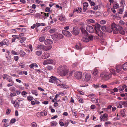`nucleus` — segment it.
Masks as SVG:
<instances>
[{
    "mask_svg": "<svg viewBox=\"0 0 127 127\" xmlns=\"http://www.w3.org/2000/svg\"><path fill=\"white\" fill-rule=\"evenodd\" d=\"M111 28L112 30L113 31V33L114 34H117L119 32L122 34L124 35L125 34V32L123 30L122 27L119 25H116L114 23L112 24Z\"/></svg>",
    "mask_w": 127,
    "mask_h": 127,
    "instance_id": "nucleus-1",
    "label": "nucleus"
},
{
    "mask_svg": "<svg viewBox=\"0 0 127 127\" xmlns=\"http://www.w3.org/2000/svg\"><path fill=\"white\" fill-rule=\"evenodd\" d=\"M57 72L61 76L66 75L68 73V70L65 65H62L59 66L57 69Z\"/></svg>",
    "mask_w": 127,
    "mask_h": 127,
    "instance_id": "nucleus-2",
    "label": "nucleus"
},
{
    "mask_svg": "<svg viewBox=\"0 0 127 127\" xmlns=\"http://www.w3.org/2000/svg\"><path fill=\"white\" fill-rule=\"evenodd\" d=\"M101 28L100 25L97 23L96 24V34L100 37H101L102 34V32L100 30Z\"/></svg>",
    "mask_w": 127,
    "mask_h": 127,
    "instance_id": "nucleus-3",
    "label": "nucleus"
},
{
    "mask_svg": "<svg viewBox=\"0 0 127 127\" xmlns=\"http://www.w3.org/2000/svg\"><path fill=\"white\" fill-rule=\"evenodd\" d=\"M63 35L62 34H58L54 35L52 36V39L56 41L62 39L63 37Z\"/></svg>",
    "mask_w": 127,
    "mask_h": 127,
    "instance_id": "nucleus-4",
    "label": "nucleus"
},
{
    "mask_svg": "<svg viewBox=\"0 0 127 127\" xmlns=\"http://www.w3.org/2000/svg\"><path fill=\"white\" fill-rule=\"evenodd\" d=\"M93 39V36L91 35L88 36H87L83 38L82 40L84 42H88L90 40H92Z\"/></svg>",
    "mask_w": 127,
    "mask_h": 127,
    "instance_id": "nucleus-5",
    "label": "nucleus"
},
{
    "mask_svg": "<svg viewBox=\"0 0 127 127\" xmlns=\"http://www.w3.org/2000/svg\"><path fill=\"white\" fill-rule=\"evenodd\" d=\"M95 28V25L91 26H88L86 28V30L87 31L91 33H92L94 32V29Z\"/></svg>",
    "mask_w": 127,
    "mask_h": 127,
    "instance_id": "nucleus-6",
    "label": "nucleus"
},
{
    "mask_svg": "<svg viewBox=\"0 0 127 127\" xmlns=\"http://www.w3.org/2000/svg\"><path fill=\"white\" fill-rule=\"evenodd\" d=\"M74 76L76 79H80L82 76V73L80 71L76 72L74 73Z\"/></svg>",
    "mask_w": 127,
    "mask_h": 127,
    "instance_id": "nucleus-7",
    "label": "nucleus"
},
{
    "mask_svg": "<svg viewBox=\"0 0 127 127\" xmlns=\"http://www.w3.org/2000/svg\"><path fill=\"white\" fill-rule=\"evenodd\" d=\"M49 82H50L54 83H57L58 81H59L58 79H57L55 77L52 76L50 77L49 79Z\"/></svg>",
    "mask_w": 127,
    "mask_h": 127,
    "instance_id": "nucleus-8",
    "label": "nucleus"
},
{
    "mask_svg": "<svg viewBox=\"0 0 127 127\" xmlns=\"http://www.w3.org/2000/svg\"><path fill=\"white\" fill-rule=\"evenodd\" d=\"M108 115L106 113L104 114L100 117V120L101 121H104V120L107 121L108 120Z\"/></svg>",
    "mask_w": 127,
    "mask_h": 127,
    "instance_id": "nucleus-9",
    "label": "nucleus"
},
{
    "mask_svg": "<svg viewBox=\"0 0 127 127\" xmlns=\"http://www.w3.org/2000/svg\"><path fill=\"white\" fill-rule=\"evenodd\" d=\"M54 62L53 61L50 59H48L45 60L43 63L44 65H46L48 64H53Z\"/></svg>",
    "mask_w": 127,
    "mask_h": 127,
    "instance_id": "nucleus-10",
    "label": "nucleus"
},
{
    "mask_svg": "<svg viewBox=\"0 0 127 127\" xmlns=\"http://www.w3.org/2000/svg\"><path fill=\"white\" fill-rule=\"evenodd\" d=\"M79 33V29L76 27L73 28V30L72 31V33L75 35H77Z\"/></svg>",
    "mask_w": 127,
    "mask_h": 127,
    "instance_id": "nucleus-11",
    "label": "nucleus"
},
{
    "mask_svg": "<svg viewBox=\"0 0 127 127\" xmlns=\"http://www.w3.org/2000/svg\"><path fill=\"white\" fill-rule=\"evenodd\" d=\"M50 54L49 53H44L41 57L43 59H45L49 57Z\"/></svg>",
    "mask_w": 127,
    "mask_h": 127,
    "instance_id": "nucleus-12",
    "label": "nucleus"
},
{
    "mask_svg": "<svg viewBox=\"0 0 127 127\" xmlns=\"http://www.w3.org/2000/svg\"><path fill=\"white\" fill-rule=\"evenodd\" d=\"M62 33L64 35L70 37L71 35L69 32L66 30H63L62 31Z\"/></svg>",
    "mask_w": 127,
    "mask_h": 127,
    "instance_id": "nucleus-13",
    "label": "nucleus"
},
{
    "mask_svg": "<svg viewBox=\"0 0 127 127\" xmlns=\"http://www.w3.org/2000/svg\"><path fill=\"white\" fill-rule=\"evenodd\" d=\"M91 78V75L90 74L86 73L85 75L84 80L86 81H88L90 80Z\"/></svg>",
    "mask_w": 127,
    "mask_h": 127,
    "instance_id": "nucleus-14",
    "label": "nucleus"
},
{
    "mask_svg": "<svg viewBox=\"0 0 127 127\" xmlns=\"http://www.w3.org/2000/svg\"><path fill=\"white\" fill-rule=\"evenodd\" d=\"M41 49L44 51H47L51 49L52 48V46H50L48 47H47L46 46H45L43 45H42L41 46Z\"/></svg>",
    "mask_w": 127,
    "mask_h": 127,
    "instance_id": "nucleus-15",
    "label": "nucleus"
},
{
    "mask_svg": "<svg viewBox=\"0 0 127 127\" xmlns=\"http://www.w3.org/2000/svg\"><path fill=\"white\" fill-rule=\"evenodd\" d=\"M112 77V74H109L108 75H104L103 76V78L105 80H107L108 79H110Z\"/></svg>",
    "mask_w": 127,
    "mask_h": 127,
    "instance_id": "nucleus-16",
    "label": "nucleus"
},
{
    "mask_svg": "<svg viewBox=\"0 0 127 127\" xmlns=\"http://www.w3.org/2000/svg\"><path fill=\"white\" fill-rule=\"evenodd\" d=\"M1 43L2 46L3 45L8 46L9 43L8 40L6 39L3 40L1 42Z\"/></svg>",
    "mask_w": 127,
    "mask_h": 127,
    "instance_id": "nucleus-17",
    "label": "nucleus"
},
{
    "mask_svg": "<svg viewBox=\"0 0 127 127\" xmlns=\"http://www.w3.org/2000/svg\"><path fill=\"white\" fill-rule=\"evenodd\" d=\"M53 43V42L52 41L49 39L46 40L44 41L45 44L46 45H48L49 44H52Z\"/></svg>",
    "mask_w": 127,
    "mask_h": 127,
    "instance_id": "nucleus-18",
    "label": "nucleus"
},
{
    "mask_svg": "<svg viewBox=\"0 0 127 127\" xmlns=\"http://www.w3.org/2000/svg\"><path fill=\"white\" fill-rule=\"evenodd\" d=\"M122 68V66L121 65H117L116 66V71L118 73L121 71Z\"/></svg>",
    "mask_w": 127,
    "mask_h": 127,
    "instance_id": "nucleus-19",
    "label": "nucleus"
},
{
    "mask_svg": "<svg viewBox=\"0 0 127 127\" xmlns=\"http://www.w3.org/2000/svg\"><path fill=\"white\" fill-rule=\"evenodd\" d=\"M76 47L77 49H81L82 48V46L80 43H77L76 45Z\"/></svg>",
    "mask_w": 127,
    "mask_h": 127,
    "instance_id": "nucleus-20",
    "label": "nucleus"
},
{
    "mask_svg": "<svg viewBox=\"0 0 127 127\" xmlns=\"http://www.w3.org/2000/svg\"><path fill=\"white\" fill-rule=\"evenodd\" d=\"M81 30L83 34L87 36L88 35V33L84 29L82 28L81 29Z\"/></svg>",
    "mask_w": 127,
    "mask_h": 127,
    "instance_id": "nucleus-21",
    "label": "nucleus"
},
{
    "mask_svg": "<svg viewBox=\"0 0 127 127\" xmlns=\"http://www.w3.org/2000/svg\"><path fill=\"white\" fill-rule=\"evenodd\" d=\"M20 101V100H16L14 101V105L15 107L18 106H19V102Z\"/></svg>",
    "mask_w": 127,
    "mask_h": 127,
    "instance_id": "nucleus-22",
    "label": "nucleus"
},
{
    "mask_svg": "<svg viewBox=\"0 0 127 127\" xmlns=\"http://www.w3.org/2000/svg\"><path fill=\"white\" fill-rule=\"evenodd\" d=\"M123 70H127V62L124 64L122 66Z\"/></svg>",
    "mask_w": 127,
    "mask_h": 127,
    "instance_id": "nucleus-23",
    "label": "nucleus"
},
{
    "mask_svg": "<svg viewBox=\"0 0 127 127\" xmlns=\"http://www.w3.org/2000/svg\"><path fill=\"white\" fill-rule=\"evenodd\" d=\"M41 115L43 116H46L47 114V112L45 111H42L40 113Z\"/></svg>",
    "mask_w": 127,
    "mask_h": 127,
    "instance_id": "nucleus-24",
    "label": "nucleus"
},
{
    "mask_svg": "<svg viewBox=\"0 0 127 127\" xmlns=\"http://www.w3.org/2000/svg\"><path fill=\"white\" fill-rule=\"evenodd\" d=\"M10 77V76H9L7 74H4L3 75V78L4 79H6L7 80Z\"/></svg>",
    "mask_w": 127,
    "mask_h": 127,
    "instance_id": "nucleus-25",
    "label": "nucleus"
},
{
    "mask_svg": "<svg viewBox=\"0 0 127 127\" xmlns=\"http://www.w3.org/2000/svg\"><path fill=\"white\" fill-rule=\"evenodd\" d=\"M118 89L119 91V92L120 93L123 92L124 90L123 88V87H122V86H120L119 87H118Z\"/></svg>",
    "mask_w": 127,
    "mask_h": 127,
    "instance_id": "nucleus-26",
    "label": "nucleus"
},
{
    "mask_svg": "<svg viewBox=\"0 0 127 127\" xmlns=\"http://www.w3.org/2000/svg\"><path fill=\"white\" fill-rule=\"evenodd\" d=\"M57 86H60L62 88H65L66 87L65 85L64 84H60L58 83H57Z\"/></svg>",
    "mask_w": 127,
    "mask_h": 127,
    "instance_id": "nucleus-27",
    "label": "nucleus"
},
{
    "mask_svg": "<svg viewBox=\"0 0 127 127\" xmlns=\"http://www.w3.org/2000/svg\"><path fill=\"white\" fill-rule=\"evenodd\" d=\"M119 103H120L121 105H124L125 106L127 105V102L125 101H120Z\"/></svg>",
    "mask_w": 127,
    "mask_h": 127,
    "instance_id": "nucleus-28",
    "label": "nucleus"
},
{
    "mask_svg": "<svg viewBox=\"0 0 127 127\" xmlns=\"http://www.w3.org/2000/svg\"><path fill=\"white\" fill-rule=\"evenodd\" d=\"M31 92L33 94L35 95L36 96H37L38 95L37 92L36 90H32Z\"/></svg>",
    "mask_w": 127,
    "mask_h": 127,
    "instance_id": "nucleus-29",
    "label": "nucleus"
},
{
    "mask_svg": "<svg viewBox=\"0 0 127 127\" xmlns=\"http://www.w3.org/2000/svg\"><path fill=\"white\" fill-rule=\"evenodd\" d=\"M42 53L41 51H36L35 53L36 55L38 56H40L42 54Z\"/></svg>",
    "mask_w": 127,
    "mask_h": 127,
    "instance_id": "nucleus-30",
    "label": "nucleus"
},
{
    "mask_svg": "<svg viewBox=\"0 0 127 127\" xmlns=\"http://www.w3.org/2000/svg\"><path fill=\"white\" fill-rule=\"evenodd\" d=\"M56 31L55 29L53 28L50 30L49 31V32L51 33H54Z\"/></svg>",
    "mask_w": 127,
    "mask_h": 127,
    "instance_id": "nucleus-31",
    "label": "nucleus"
},
{
    "mask_svg": "<svg viewBox=\"0 0 127 127\" xmlns=\"http://www.w3.org/2000/svg\"><path fill=\"white\" fill-rule=\"evenodd\" d=\"M58 19L60 21H63L65 19V16H62L59 17Z\"/></svg>",
    "mask_w": 127,
    "mask_h": 127,
    "instance_id": "nucleus-32",
    "label": "nucleus"
},
{
    "mask_svg": "<svg viewBox=\"0 0 127 127\" xmlns=\"http://www.w3.org/2000/svg\"><path fill=\"white\" fill-rule=\"evenodd\" d=\"M21 39L20 40V42L21 43H22L24 42L25 41L26 39V37H23L21 38Z\"/></svg>",
    "mask_w": 127,
    "mask_h": 127,
    "instance_id": "nucleus-33",
    "label": "nucleus"
},
{
    "mask_svg": "<svg viewBox=\"0 0 127 127\" xmlns=\"http://www.w3.org/2000/svg\"><path fill=\"white\" fill-rule=\"evenodd\" d=\"M19 67L23 68L25 66V64L24 63H20L19 64Z\"/></svg>",
    "mask_w": 127,
    "mask_h": 127,
    "instance_id": "nucleus-34",
    "label": "nucleus"
},
{
    "mask_svg": "<svg viewBox=\"0 0 127 127\" xmlns=\"http://www.w3.org/2000/svg\"><path fill=\"white\" fill-rule=\"evenodd\" d=\"M47 69L49 70H52L53 68V67L52 66L48 65L47 67Z\"/></svg>",
    "mask_w": 127,
    "mask_h": 127,
    "instance_id": "nucleus-35",
    "label": "nucleus"
},
{
    "mask_svg": "<svg viewBox=\"0 0 127 127\" xmlns=\"http://www.w3.org/2000/svg\"><path fill=\"white\" fill-rule=\"evenodd\" d=\"M45 38L44 36L40 37L39 38V40L41 42H43L45 40Z\"/></svg>",
    "mask_w": 127,
    "mask_h": 127,
    "instance_id": "nucleus-36",
    "label": "nucleus"
},
{
    "mask_svg": "<svg viewBox=\"0 0 127 127\" xmlns=\"http://www.w3.org/2000/svg\"><path fill=\"white\" fill-rule=\"evenodd\" d=\"M57 123L55 121H53L51 122V125L52 126H54L57 125Z\"/></svg>",
    "mask_w": 127,
    "mask_h": 127,
    "instance_id": "nucleus-37",
    "label": "nucleus"
},
{
    "mask_svg": "<svg viewBox=\"0 0 127 127\" xmlns=\"http://www.w3.org/2000/svg\"><path fill=\"white\" fill-rule=\"evenodd\" d=\"M20 52L21 53V55L22 57H23L26 54L25 52L22 50L20 51Z\"/></svg>",
    "mask_w": 127,
    "mask_h": 127,
    "instance_id": "nucleus-38",
    "label": "nucleus"
},
{
    "mask_svg": "<svg viewBox=\"0 0 127 127\" xmlns=\"http://www.w3.org/2000/svg\"><path fill=\"white\" fill-rule=\"evenodd\" d=\"M88 96L89 97H90L91 98H93V96H95V95L93 94H90L88 95Z\"/></svg>",
    "mask_w": 127,
    "mask_h": 127,
    "instance_id": "nucleus-39",
    "label": "nucleus"
},
{
    "mask_svg": "<svg viewBox=\"0 0 127 127\" xmlns=\"http://www.w3.org/2000/svg\"><path fill=\"white\" fill-rule=\"evenodd\" d=\"M27 98L28 100L31 101L33 99V98L31 96H29L27 97Z\"/></svg>",
    "mask_w": 127,
    "mask_h": 127,
    "instance_id": "nucleus-40",
    "label": "nucleus"
},
{
    "mask_svg": "<svg viewBox=\"0 0 127 127\" xmlns=\"http://www.w3.org/2000/svg\"><path fill=\"white\" fill-rule=\"evenodd\" d=\"M10 83H9L7 84V86L8 87H10V86H12L14 85V82H11Z\"/></svg>",
    "mask_w": 127,
    "mask_h": 127,
    "instance_id": "nucleus-41",
    "label": "nucleus"
},
{
    "mask_svg": "<svg viewBox=\"0 0 127 127\" xmlns=\"http://www.w3.org/2000/svg\"><path fill=\"white\" fill-rule=\"evenodd\" d=\"M16 121V120L15 119H11L10 121V123L13 124L15 123Z\"/></svg>",
    "mask_w": 127,
    "mask_h": 127,
    "instance_id": "nucleus-42",
    "label": "nucleus"
},
{
    "mask_svg": "<svg viewBox=\"0 0 127 127\" xmlns=\"http://www.w3.org/2000/svg\"><path fill=\"white\" fill-rule=\"evenodd\" d=\"M106 21L105 20H101L100 22V23L101 24H104L106 23Z\"/></svg>",
    "mask_w": 127,
    "mask_h": 127,
    "instance_id": "nucleus-43",
    "label": "nucleus"
},
{
    "mask_svg": "<svg viewBox=\"0 0 127 127\" xmlns=\"http://www.w3.org/2000/svg\"><path fill=\"white\" fill-rule=\"evenodd\" d=\"M83 6L87 7L88 6V4L87 2H85L83 3Z\"/></svg>",
    "mask_w": 127,
    "mask_h": 127,
    "instance_id": "nucleus-44",
    "label": "nucleus"
},
{
    "mask_svg": "<svg viewBox=\"0 0 127 127\" xmlns=\"http://www.w3.org/2000/svg\"><path fill=\"white\" fill-rule=\"evenodd\" d=\"M69 121H70L68 120H67L66 121L65 123V125L67 126L69 123Z\"/></svg>",
    "mask_w": 127,
    "mask_h": 127,
    "instance_id": "nucleus-45",
    "label": "nucleus"
},
{
    "mask_svg": "<svg viewBox=\"0 0 127 127\" xmlns=\"http://www.w3.org/2000/svg\"><path fill=\"white\" fill-rule=\"evenodd\" d=\"M119 7L118 5L117 4H114L113 7L114 8L117 9Z\"/></svg>",
    "mask_w": 127,
    "mask_h": 127,
    "instance_id": "nucleus-46",
    "label": "nucleus"
},
{
    "mask_svg": "<svg viewBox=\"0 0 127 127\" xmlns=\"http://www.w3.org/2000/svg\"><path fill=\"white\" fill-rule=\"evenodd\" d=\"M79 10H78L77 9H76L75 10L74 9V10L73 11V13H74L75 12H77L78 13L80 12L81 11L80 10H79V8H78Z\"/></svg>",
    "mask_w": 127,
    "mask_h": 127,
    "instance_id": "nucleus-47",
    "label": "nucleus"
},
{
    "mask_svg": "<svg viewBox=\"0 0 127 127\" xmlns=\"http://www.w3.org/2000/svg\"><path fill=\"white\" fill-rule=\"evenodd\" d=\"M32 127H37V125L36 124L35 122H33L32 123Z\"/></svg>",
    "mask_w": 127,
    "mask_h": 127,
    "instance_id": "nucleus-48",
    "label": "nucleus"
},
{
    "mask_svg": "<svg viewBox=\"0 0 127 127\" xmlns=\"http://www.w3.org/2000/svg\"><path fill=\"white\" fill-rule=\"evenodd\" d=\"M106 28V27L105 26H103L101 27V28L103 31H105Z\"/></svg>",
    "mask_w": 127,
    "mask_h": 127,
    "instance_id": "nucleus-49",
    "label": "nucleus"
},
{
    "mask_svg": "<svg viewBox=\"0 0 127 127\" xmlns=\"http://www.w3.org/2000/svg\"><path fill=\"white\" fill-rule=\"evenodd\" d=\"M96 16H100L101 14L100 12H96Z\"/></svg>",
    "mask_w": 127,
    "mask_h": 127,
    "instance_id": "nucleus-50",
    "label": "nucleus"
},
{
    "mask_svg": "<svg viewBox=\"0 0 127 127\" xmlns=\"http://www.w3.org/2000/svg\"><path fill=\"white\" fill-rule=\"evenodd\" d=\"M14 58L15 61H17L18 60L19 57L18 56H15L14 57Z\"/></svg>",
    "mask_w": 127,
    "mask_h": 127,
    "instance_id": "nucleus-51",
    "label": "nucleus"
},
{
    "mask_svg": "<svg viewBox=\"0 0 127 127\" xmlns=\"http://www.w3.org/2000/svg\"><path fill=\"white\" fill-rule=\"evenodd\" d=\"M101 87L103 88H106L107 87V86L105 85H101Z\"/></svg>",
    "mask_w": 127,
    "mask_h": 127,
    "instance_id": "nucleus-52",
    "label": "nucleus"
},
{
    "mask_svg": "<svg viewBox=\"0 0 127 127\" xmlns=\"http://www.w3.org/2000/svg\"><path fill=\"white\" fill-rule=\"evenodd\" d=\"M120 24L122 25H123L124 24L125 22L123 21L122 20H121L119 21Z\"/></svg>",
    "mask_w": 127,
    "mask_h": 127,
    "instance_id": "nucleus-53",
    "label": "nucleus"
},
{
    "mask_svg": "<svg viewBox=\"0 0 127 127\" xmlns=\"http://www.w3.org/2000/svg\"><path fill=\"white\" fill-rule=\"evenodd\" d=\"M10 32L12 33H15L16 32V30L15 29H11L10 30Z\"/></svg>",
    "mask_w": 127,
    "mask_h": 127,
    "instance_id": "nucleus-54",
    "label": "nucleus"
},
{
    "mask_svg": "<svg viewBox=\"0 0 127 127\" xmlns=\"http://www.w3.org/2000/svg\"><path fill=\"white\" fill-rule=\"evenodd\" d=\"M34 64H35L34 63L32 64L29 65V67L30 68H33L34 66Z\"/></svg>",
    "mask_w": 127,
    "mask_h": 127,
    "instance_id": "nucleus-55",
    "label": "nucleus"
},
{
    "mask_svg": "<svg viewBox=\"0 0 127 127\" xmlns=\"http://www.w3.org/2000/svg\"><path fill=\"white\" fill-rule=\"evenodd\" d=\"M88 22H89L94 23L95 22V21L93 19H90L88 20Z\"/></svg>",
    "mask_w": 127,
    "mask_h": 127,
    "instance_id": "nucleus-56",
    "label": "nucleus"
},
{
    "mask_svg": "<svg viewBox=\"0 0 127 127\" xmlns=\"http://www.w3.org/2000/svg\"><path fill=\"white\" fill-rule=\"evenodd\" d=\"M91 101H92V102L93 103H95V98L93 97V98H91Z\"/></svg>",
    "mask_w": 127,
    "mask_h": 127,
    "instance_id": "nucleus-57",
    "label": "nucleus"
},
{
    "mask_svg": "<svg viewBox=\"0 0 127 127\" xmlns=\"http://www.w3.org/2000/svg\"><path fill=\"white\" fill-rule=\"evenodd\" d=\"M112 107L111 105H109L108 106L107 109H106V111H107V109H110Z\"/></svg>",
    "mask_w": 127,
    "mask_h": 127,
    "instance_id": "nucleus-58",
    "label": "nucleus"
},
{
    "mask_svg": "<svg viewBox=\"0 0 127 127\" xmlns=\"http://www.w3.org/2000/svg\"><path fill=\"white\" fill-rule=\"evenodd\" d=\"M42 45H37L36 46V48L38 49H41V47L42 46H41Z\"/></svg>",
    "mask_w": 127,
    "mask_h": 127,
    "instance_id": "nucleus-59",
    "label": "nucleus"
},
{
    "mask_svg": "<svg viewBox=\"0 0 127 127\" xmlns=\"http://www.w3.org/2000/svg\"><path fill=\"white\" fill-rule=\"evenodd\" d=\"M11 110L10 109H8L7 110L6 114H8L10 112Z\"/></svg>",
    "mask_w": 127,
    "mask_h": 127,
    "instance_id": "nucleus-60",
    "label": "nucleus"
},
{
    "mask_svg": "<svg viewBox=\"0 0 127 127\" xmlns=\"http://www.w3.org/2000/svg\"><path fill=\"white\" fill-rule=\"evenodd\" d=\"M7 80L9 82H13V81H12V79L11 78V77L9 78Z\"/></svg>",
    "mask_w": 127,
    "mask_h": 127,
    "instance_id": "nucleus-61",
    "label": "nucleus"
},
{
    "mask_svg": "<svg viewBox=\"0 0 127 127\" xmlns=\"http://www.w3.org/2000/svg\"><path fill=\"white\" fill-rule=\"evenodd\" d=\"M38 89L39 90L41 91H44V90L43 89H42L41 87H38Z\"/></svg>",
    "mask_w": 127,
    "mask_h": 127,
    "instance_id": "nucleus-62",
    "label": "nucleus"
},
{
    "mask_svg": "<svg viewBox=\"0 0 127 127\" xmlns=\"http://www.w3.org/2000/svg\"><path fill=\"white\" fill-rule=\"evenodd\" d=\"M16 93H12L10 94V96H14L16 95Z\"/></svg>",
    "mask_w": 127,
    "mask_h": 127,
    "instance_id": "nucleus-63",
    "label": "nucleus"
},
{
    "mask_svg": "<svg viewBox=\"0 0 127 127\" xmlns=\"http://www.w3.org/2000/svg\"><path fill=\"white\" fill-rule=\"evenodd\" d=\"M59 124L60 125L62 126H64V123L62 122H59Z\"/></svg>",
    "mask_w": 127,
    "mask_h": 127,
    "instance_id": "nucleus-64",
    "label": "nucleus"
}]
</instances>
